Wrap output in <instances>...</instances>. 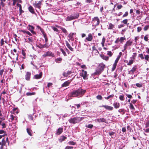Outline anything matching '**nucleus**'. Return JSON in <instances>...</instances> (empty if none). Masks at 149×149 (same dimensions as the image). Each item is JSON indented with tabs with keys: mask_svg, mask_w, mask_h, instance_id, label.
Returning <instances> with one entry per match:
<instances>
[{
	"mask_svg": "<svg viewBox=\"0 0 149 149\" xmlns=\"http://www.w3.org/2000/svg\"><path fill=\"white\" fill-rule=\"evenodd\" d=\"M65 42L66 46L71 51H73V48L70 46L68 42L67 41H66Z\"/></svg>",
	"mask_w": 149,
	"mask_h": 149,
	"instance_id": "obj_18",
	"label": "nucleus"
},
{
	"mask_svg": "<svg viewBox=\"0 0 149 149\" xmlns=\"http://www.w3.org/2000/svg\"><path fill=\"white\" fill-rule=\"evenodd\" d=\"M12 1H13L12 5L13 6H15L16 2L18 1V0H12Z\"/></svg>",
	"mask_w": 149,
	"mask_h": 149,
	"instance_id": "obj_56",
	"label": "nucleus"
},
{
	"mask_svg": "<svg viewBox=\"0 0 149 149\" xmlns=\"http://www.w3.org/2000/svg\"><path fill=\"white\" fill-rule=\"evenodd\" d=\"M5 139L4 138H3L2 140V143L1 144V147L0 148V149H3V146L5 145V143H4V142H5Z\"/></svg>",
	"mask_w": 149,
	"mask_h": 149,
	"instance_id": "obj_27",
	"label": "nucleus"
},
{
	"mask_svg": "<svg viewBox=\"0 0 149 149\" xmlns=\"http://www.w3.org/2000/svg\"><path fill=\"white\" fill-rule=\"evenodd\" d=\"M73 148V147L72 146H67L66 147L65 149H71Z\"/></svg>",
	"mask_w": 149,
	"mask_h": 149,
	"instance_id": "obj_64",
	"label": "nucleus"
},
{
	"mask_svg": "<svg viewBox=\"0 0 149 149\" xmlns=\"http://www.w3.org/2000/svg\"><path fill=\"white\" fill-rule=\"evenodd\" d=\"M86 92V89H84L80 87L78 89L74 90L70 93L72 97H79L83 96Z\"/></svg>",
	"mask_w": 149,
	"mask_h": 149,
	"instance_id": "obj_1",
	"label": "nucleus"
},
{
	"mask_svg": "<svg viewBox=\"0 0 149 149\" xmlns=\"http://www.w3.org/2000/svg\"><path fill=\"white\" fill-rule=\"evenodd\" d=\"M28 40H29L28 41L26 40V42H28L29 43L31 44V43H32L33 42V40L31 38H28Z\"/></svg>",
	"mask_w": 149,
	"mask_h": 149,
	"instance_id": "obj_43",
	"label": "nucleus"
},
{
	"mask_svg": "<svg viewBox=\"0 0 149 149\" xmlns=\"http://www.w3.org/2000/svg\"><path fill=\"white\" fill-rule=\"evenodd\" d=\"M105 41V39L104 38V37H103L102 39V41L101 42V44L103 47L104 46V42Z\"/></svg>",
	"mask_w": 149,
	"mask_h": 149,
	"instance_id": "obj_42",
	"label": "nucleus"
},
{
	"mask_svg": "<svg viewBox=\"0 0 149 149\" xmlns=\"http://www.w3.org/2000/svg\"><path fill=\"white\" fill-rule=\"evenodd\" d=\"M15 118L16 119V118L15 117L13 116V115H11L10 116V119L12 120H14Z\"/></svg>",
	"mask_w": 149,
	"mask_h": 149,
	"instance_id": "obj_62",
	"label": "nucleus"
},
{
	"mask_svg": "<svg viewBox=\"0 0 149 149\" xmlns=\"http://www.w3.org/2000/svg\"><path fill=\"white\" fill-rule=\"evenodd\" d=\"M105 68V65L103 63L99 64L95 72L94 73V75H99L103 71Z\"/></svg>",
	"mask_w": 149,
	"mask_h": 149,
	"instance_id": "obj_2",
	"label": "nucleus"
},
{
	"mask_svg": "<svg viewBox=\"0 0 149 149\" xmlns=\"http://www.w3.org/2000/svg\"><path fill=\"white\" fill-rule=\"evenodd\" d=\"M86 127L88 128H92L93 127V125L91 124H89L88 125H86Z\"/></svg>",
	"mask_w": 149,
	"mask_h": 149,
	"instance_id": "obj_44",
	"label": "nucleus"
},
{
	"mask_svg": "<svg viewBox=\"0 0 149 149\" xmlns=\"http://www.w3.org/2000/svg\"><path fill=\"white\" fill-rule=\"evenodd\" d=\"M142 30V28L141 27H138L137 28V31L138 32H139L141 31Z\"/></svg>",
	"mask_w": 149,
	"mask_h": 149,
	"instance_id": "obj_58",
	"label": "nucleus"
},
{
	"mask_svg": "<svg viewBox=\"0 0 149 149\" xmlns=\"http://www.w3.org/2000/svg\"><path fill=\"white\" fill-rule=\"evenodd\" d=\"M70 82L68 81H67L65 82H64L63 84L62 85V87H66L68 86L70 84Z\"/></svg>",
	"mask_w": 149,
	"mask_h": 149,
	"instance_id": "obj_22",
	"label": "nucleus"
},
{
	"mask_svg": "<svg viewBox=\"0 0 149 149\" xmlns=\"http://www.w3.org/2000/svg\"><path fill=\"white\" fill-rule=\"evenodd\" d=\"M149 28V26L147 25L146 26H145V27H144V28H143V29L145 31H146Z\"/></svg>",
	"mask_w": 149,
	"mask_h": 149,
	"instance_id": "obj_60",
	"label": "nucleus"
},
{
	"mask_svg": "<svg viewBox=\"0 0 149 149\" xmlns=\"http://www.w3.org/2000/svg\"><path fill=\"white\" fill-rule=\"evenodd\" d=\"M128 14V13L127 12H126L123 15V17H125L127 16Z\"/></svg>",
	"mask_w": 149,
	"mask_h": 149,
	"instance_id": "obj_61",
	"label": "nucleus"
},
{
	"mask_svg": "<svg viewBox=\"0 0 149 149\" xmlns=\"http://www.w3.org/2000/svg\"><path fill=\"white\" fill-rule=\"evenodd\" d=\"M35 94V92H28L26 93V95L27 96H30L33 95H34Z\"/></svg>",
	"mask_w": 149,
	"mask_h": 149,
	"instance_id": "obj_46",
	"label": "nucleus"
},
{
	"mask_svg": "<svg viewBox=\"0 0 149 149\" xmlns=\"http://www.w3.org/2000/svg\"><path fill=\"white\" fill-rule=\"evenodd\" d=\"M114 25L111 23H110L109 24V29H112L114 27Z\"/></svg>",
	"mask_w": 149,
	"mask_h": 149,
	"instance_id": "obj_51",
	"label": "nucleus"
},
{
	"mask_svg": "<svg viewBox=\"0 0 149 149\" xmlns=\"http://www.w3.org/2000/svg\"><path fill=\"white\" fill-rule=\"evenodd\" d=\"M136 86L138 87H141L142 86V84L136 83Z\"/></svg>",
	"mask_w": 149,
	"mask_h": 149,
	"instance_id": "obj_53",
	"label": "nucleus"
},
{
	"mask_svg": "<svg viewBox=\"0 0 149 149\" xmlns=\"http://www.w3.org/2000/svg\"><path fill=\"white\" fill-rule=\"evenodd\" d=\"M74 33H70L68 37L71 40H74Z\"/></svg>",
	"mask_w": 149,
	"mask_h": 149,
	"instance_id": "obj_23",
	"label": "nucleus"
},
{
	"mask_svg": "<svg viewBox=\"0 0 149 149\" xmlns=\"http://www.w3.org/2000/svg\"><path fill=\"white\" fill-rule=\"evenodd\" d=\"M72 73V72L70 71H68L67 72H65L63 73V75L64 77H67L68 75Z\"/></svg>",
	"mask_w": 149,
	"mask_h": 149,
	"instance_id": "obj_17",
	"label": "nucleus"
},
{
	"mask_svg": "<svg viewBox=\"0 0 149 149\" xmlns=\"http://www.w3.org/2000/svg\"><path fill=\"white\" fill-rule=\"evenodd\" d=\"M138 57L140 58L142 60L144 59V58L146 61V64L147 63V61H149V55H145V54L143 55V54H141L138 55Z\"/></svg>",
	"mask_w": 149,
	"mask_h": 149,
	"instance_id": "obj_5",
	"label": "nucleus"
},
{
	"mask_svg": "<svg viewBox=\"0 0 149 149\" xmlns=\"http://www.w3.org/2000/svg\"><path fill=\"white\" fill-rule=\"evenodd\" d=\"M96 121L100 123L101 122H104L107 123V120L104 118H100L96 119Z\"/></svg>",
	"mask_w": 149,
	"mask_h": 149,
	"instance_id": "obj_14",
	"label": "nucleus"
},
{
	"mask_svg": "<svg viewBox=\"0 0 149 149\" xmlns=\"http://www.w3.org/2000/svg\"><path fill=\"white\" fill-rule=\"evenodd\" d=\"M114 96L113 94H112L108 96L107 97H104V98L106 100H108L110 98H112Z\"/></svg>",
	"mask_w": 149,
	"mask_h": 149,
	"instance_id": "obj_38",
	"label": "nucleus"
},
{
	"mask_svg": "<svg viewBox=\"0 0 149 149\" xmlns=\"http://www.w3.org/2000/svg\"><path fill=\"white\" fill-rule=\"evenodd\" d=\"M46 43H47L45 42V44L43 45V48H47L49 47V46L48 45H47Z\"/></svg>",
	"mask_w": 149,
	"mask_h": 149,
	"instance_id": "obj_63",
	"label": "nucleus"
},
{
	"mask_svg": "<svg viewBox=\"0 0 149 149\" xmlns=\"http://www.w3.org/2000/svg\"><path fill=\"white\" fill-rule=\"evenodd\" d=\"M92 39L93 36L91 34L89 33L88 35V36L86 38L85 40H86L88 41H91Z\"/></svg>",
	"mask_w": 149,
	"mask_h": 149,
	"instance_id": "obj_15",
	"label": "nucleus"
},
{
	"mask_svg": "<svg viewBox=\"0 0 149 149\" xmlns=\"http://www.w3.org/2000/svg\"><path fill=\"white\" fill-rule=\"evenodd\" d=\"M42 72H41L39 74H37L35 75L33 77V78L36 79H38L41 78L42 76Z\"/></svg>",
	"mask_w": 149,
	"mask_h": 149,
	"instance_id": "obj_13",
	"label": "nucleus"
},
{
	"mask_svg": "<svg viewBox=\"0 0 149 149\" xmlns=\"http://www.w3.org/2000/svg\"><path fill=\"white\" fill-rule=\"evenodd\" d=\"M31 75V72H27L25 76V79L26 80H29Z\"/></svg>",
	"mask_w": 149,
	"mask_h": 149,
	"instance_id": "obj_10",
	"label": "nucleus"
},
{
	"mask_svg": "<svg viewBox=\"0 0 149 149\" xmlns=\"http://www.w3.org/2000/svg\"><path fill=\"white\" fill-rule=\"evenodd\" d=\"M68 143L69 145H74L76 144V143L73 141H70Z\"/></svg>",
	"mask_w": 149,
	"mask_h": 149,
	"instance_id": "obj_49",
	"label": "nucleus"
},
{
	"mask_svg": "<svg viewBox=\"0 0 149 149\" xmlns=\"http://www.w3.org/2000/svg\"><path fill=\"white\" fill-rule=\"evenodd\" d=\"M80 75L83 77L84 79H87L88 75L86 71L82 70V72L80 73Z\"/></svg>",
	"mask_w": 149,
	"mask_h": 149,
	"instance_id": "obj_7",
	"label": "nucleus"
},
{
	"mask_svg": "<svg viewBox=\"0 0 149 149\" xmlns=\"http://www.w3.org/2000/svg\"><path fill=\"white\" fill-rule=\"evenodd\" d=\"M136 53H134L133 54V55L132 56V58L133 60H134L136 58Z\"/></svg>",
	"mask_w": 149,
	"mask_h": 149,
	"instance_id": "obj_59",
	"label": "nucleus"
},
{
	"mask_svg": "<svg viewBox=\"0 0 149 149\" xmlns=\"http://www.w3.org/2000/svg\"><path fill=\"white\" fill-rule=\"evenodd\" d=\"M26 131L29 135L30 136H32V131L31 130L30 128H27L26 129Z\"/></svg>",
	"mask_w": 149,
	"mask_h": 149,
	"instance_id": "obj_28",
	"label": "nucleus"
},
{
	"mask_svg": "<svg viewBox=\"0 0 149 149\" xmlns=\"http://www.w3.org/2000/svg\"><path fill=\"white\" fill-rule=\"evenodd\" d=\"M96 98L97 99L100 100L102 99V97L101 95H99L97 96Z\"/></svg>",
	"mask_w": 149,
	"mask_h": 149,
	"instance_id": "obj_52",
	"label": "nucleus"
},
{
	"mask_svg": "<svg viewBox=\"0 0 149 149\" xmlns=\"http://www.w3.org/2000/svg\"><path fill=\"white\" fill-rule=\"evenodd\" d=\"M63 128L62 127L59 128L57 130L56 132V134L57 135H60L63 132Z\"/></svg>",
	"mask_w": 149,
	"mask_h": 149,
	"instance_id": "obj_16",
	"label": "nucleus"
},
{
	"mask_svg": "<svg viewBox=\"0 0 149 149\" xmlns=\"http://www.w3.org/2000/svg\"><path fill=\"white\" fill-rule=\"evenodd\" d=\"M99 107L104 108L106 110L109 111H112L113 109V107L107 105H102L99 106Z\"/></svg>",
	"mask_w": 149,
	"mask_h": 149,
	"instance_id": "obj_8",
	"label": "nucleus"
},
{
	"mask_svg": "<svg viewBox=\"0 0 149 149\" xmlns=\"http://www.w3.org/2000/svg\"><path fill=\"white\" fill-rule=\"evenodd\" d=\"M113 105L116 109L118 108L120 106V103L118 102H114L113 104Z\"/></svg>",
	"mask_w": 149,
	"mask_h": 149,
	"instance_id": "obj_20",
	"label": "nucleus"
},
{
	"mask_svg": "<svg viewBox=\"0 0 149 149\" xmlns=\"http://www.w3.org/2000/svg\"><path fill=\"white\" fill-rule=\"evenodd\" d=\"M132 41L130 40H129L126 42V43L128 46H130L132 45Z\"/></svg>",
	"mask_w": 149,
	"mask_h": 149,
	"instance_id": "obj_33",
	"label": "nucleus"
},
{
	"mask_svg": "<svg viewBox=\"0 0 149 149\" xmlns=\"http://www.w3.org/2000/svg\"><path fill=\"white\" fill-rule=\"evenodd\" d=\"M28 26V30H29L33 34H36V33L33 31L34 29V27L30 25H29Z\"/></svg>",
	"mask_w": 149,
	"mask_h": 149,
	"instance_id": "obj_11",
	"label": "nucleus"
},
{
	"mask_svg": "<svg viewBox=\"0 0 149 149\" xmlns=\"http://www.w3.org/2000/svg\"><path fill=\"white\" fill-rule=\"evenodd\" d=\"M128 21V19H125L123 20L121 22V23H123L125 24H127Z\"/></svg>",
	"mask_w": 149,
	"mask_h": 149,
	"instance_id": "obj_45",
	"label": "nucleus"
},
{
	"mask_svg": "<svg viewBox=\"0 0 149 149\" xmlns=\"http://www.w3.org/2000/svg\"><path fill=\"white\" fill-rule=\"evenodd\" d=\"M122 54V53L121 52H120L119 53V55L118 56L116 60H115V61L118 62V61L119 60L120 57H121Z\"/></svg>",
	"mask_w": 149,
	"mask_h": 149,
	"instance_id": "obj_26",
	"label": "nucleus"
},
{
	"mask_svg": "<svg viewBox=\"0 0 149 149\" xmlns=\"http://www.w3.org/2000/svg\"><path fill=\"white\" fill-rule=\"evenodd\" d=\"M62 61V59L61 58H58L55 59V61L58 63H61Z\"/></svg>",
	"mask_w": 149,
	"mask_h": 149,
	"instance_id": "obj_24",
	"label": "nucleus"
},
{
	"mask_svg": "<svg viewBox=\"0 0 149 149\" xmlns=\"http://www.w3.org/2000/svg\"><path fill=\"white\" fill-rule=\"evenodd\" d=\"M126 38L125 37H121L120 38H119V42L121 43H123L124 40H125Z\"/></svg>",
	"mask_w": 149,
	"mask_h": 149,
	"instance_id": "obj_30",
	"label": "nucleus"
},
{
	"mask_svg": "<svg viewBox=\"0 0 149 149\" xmlns=\"http://www.w3.org/2000/svg\"><path fill=\"white\" fill-rule=\"evenodd\" d=\"M84 118V117H76L70 118L68 120V121L70 123L75 124L82 120Z\"/></svg>",
	"mask_w": 149,
	"mask_h": 149,
	"instance_id": "obj_3",
	"label": "nucleus"
},
{
	"mask_svg": "<svg viewBox=\"0 0 149 149\" xmlns=\"http://www.w3.org/2000/svg\"><path fill=\"white\" fill-rule=\"evenodd\" d=\"M79 16V13H77L68 16L66 18V21H70L78 18Z\"/></svg>",
	"mask_w": 149,
	"mask_h": 149,
	"instance_id": "obj_4",
	"label": "nucleus"
},
{
	"mask_svg": "<svg viewBox=\"0 0 149 149\" xmlns=\"http://www.w3.org/2000/svg\"><path fill=\"white\" fill-rule=\"evenodd\" d=\"M66 139V137L65 136H63L60 137L58 140L61 143L63 141H64Z\"/></svg>",
	"mask_w": 149,
	"mask_h": 149,
	"instance_id": "obj_19",
	"label": "nucleus"
},
{
	"mask_svg": "<svg viewBox=\"0 0 149 149\" xmlns=\"http://www.w3.org/2000/svg\"><path fill=\"white\" fill-rule=\"evenodd\" d=\"M118 112L121 113L122 114H123L125 113V111L124 109H121L118 110Z\"/></svg>",
	"mask_w": 149,
	"mask_h": 149,
	"instance_id": "obj_31",
	"label": "nucleus"
},
{
	"mask_svg": "<svg viewBox=\"0 0 149 149\" xmlns=\"http://www.w3.org/2000/svg\"><path fill=\"white\" fill-rule=\"evenodd\" d=\"M43 57L45 58L46 57H54V54L51 51H47L45 52L42 55Z\"/></svg>",
	"mask_w": 149,
	"mask_h": 149,
	"instance_id": "obj_6",
	"label": "nucleus"
},
{
	"mask_svg": "<svg viewBox=\"0 0 149 149\" xmlns=\"http://www.w3.org/2000/svg\"><path fill=\"white\" fill-rule=\"evenodd\" d=\"M22 32L24 33H26L27 34H28L30 36H31L32 35V34L28 31H25L24 30V31H22Z\"/></svg>",
	"mask_w": 149,
	"mask_h": 149,
	"instance_id": "obj_37",
	"label": "nucleus"
},
{
	"mask_svg": "<svg viewBox=\"0 0 149 149\" xmlns=\"http://www.w3.org/2000/svg\"><path fill=\"white\" fill-rule=\"evenodd\" d=\"M129 107L130 109L133 111L135 109L134 107L133 106V105L131 103H130Z\"/></svg>",
	"mask_w": 149,
	"mask_h": 149,
	"instance_id": "obj_34",
	"label": "nucleus"
},
{
	"mask_svg": "<svg viewBox=\"0 0 149 149\" xmlns=\"http://www.w3.org/2000/svg\"><path fill=\"white\" fill-rule=\"evenodd\" d=\"M118 63V62L115 61L113 65L112 68L111 70L112 71H113L115 70V69L116 66L117 65V63Z\"/></svg>",
	"mask_w": 149,
	"mask_h": 149,
	"instance_id": "obj_21",
	"label": "nucleus"
},
{
	"mask_svg": "<svg viewBox=\"0 0 149 149\" xmlns=\"http://www.w3.org/2000/svg\"><path fill=\"white\" fill-rule=\"evenodd\" d=\"M61 30L65 34H66L67 33V31L64 28L61 27Z\"/></svg>",
	"mask_w": 149,
	"mask_h": 149,
	"instance_id": "obj_39",
	"label": "nucleus"
},
{
	"mask_svg": "<svg viewBox=\"0 0 149 149\" xmlns=\"http://www.w3.org/2000/svg\"><path fill=\"white\" fill-rule=\"evenodd\" d=\"M60 50L62 52V53L63 54V55L64 56H65L67 55L65 52L64 51V50L63 49L60 48Z\"/></svg>",
	"mask_w": 149,
	"mask_h": 149,
	"instance_id": "obj_40",
	"label": "nucleus"
},
{
	"mask_svg": "<svg viewBox=\"0 0 149 149\" xmlns=\"http://www.w3.org/2000/svg\"><path fill=\"white\" fill-rule=\"evenodd\" d=\"M145 125L146 128L149 127V119L146 121Z\"/></svg>",
	"mask_w": 149,
	"mask_h": 149,
	"instance_id": "obj_47",
	"label": "nucleus"
},
{
	"mask_svg": "<svg viewBox=\"0 0 149 149\" xmlns=\"http://www.w3.org/2000/svg\"><path fill=\"white\" fill-rule=\"evenodd\" d=\"M119 98L120 100L121 101H123L124 100V96L122 95H120L119 96Z\"/></svg>",
	"mask_w": 149,
	"mask_h": 149,
	"instance_id": "obj_48",
	"label": "nucleus"
},
{
	"mask_svg": "<svg viewBox=\"0 0 149 149\" xmlns=\"http://www.w3.org/2000/svg\"><path fill=\"white\" fill-rule=\"evenodd\" d=\"M101 56L103 59L105 60L106 61L108 60L109 59V57L105 56L104 55H103L102 56Z\"/></svg>",
	"mask_w": 149,
	"mask_h": 149,
	"instance_id": "obj_29",
	"label": "nucleus"
},
{
	"mask_svg": "<svg viewBox=\"0 0 149 149\" xmlns=\"http://www.w3.org/2000/svg\"><path fill=\"white\" fill-rule=\"evenodd\" d=\"M144 40L146 41H147L148 39V35H146L144 37Z\"/></svg>",
	"mask_w": 149,
	"mask_h": 149,
	"instance_id": "obj_55",
	"label": "nucleus"
},
{
	"mask_svg": "<svg viewBox=\"0 0 149 149\" xmlns=\"http://www.w3.org/2000/svg\"><path fill=\"white\" fill-rule=\"evenodd\" d=\"M37 46L40 49H42L43 48V45L40 43L38 44L37 45Z\"/></svg>",
	"mask_w": 149,
	"mask_h": 149,
	"instance_id": "obj_36",
	"label": "nucleus"
},
{
	"mask_svg": "<svg viewBox=\"0 0 149 149\" xmlns=\"http://www.w3.org/2000/svg\"><path fill=\"white\" fill-rule=\"evenodd\" d=\"M134 60H130L129 63H127L128 65H130L132 64L134 62Z\"/></svg>",
	"mask_w": 149,
	"mask_h": 149,
	"instance_id": "obj_50",
	"label": "nucleus"
},
{
	"mask_svg": "<svg viewBox=\"0 0 149 149\" xmlns=\"http://www.w3.org/2000/svg\"><path fill=\"white\" fill-rule=\"evenodd\" d=\"M43 36V37L45 38V41L46 43H47L48 41V39L46 34V33H44L42 35Z\"/></svg>",
	"mask_w": 149,
	"mask_h": 149,
	"instance_id": "obj_32",
	"label": "nucleus"
},
{
	"mask_svg": "<svg viewBox=\"0 0 149 149\" xmlns=\"http://www.w3.org/2000/svg\"><path fill=\"white\" fill-rule=\"evenodd\" d=\"M53 30L55 31L58 32L59 30L56 27H52Z\"/></svg>",
	"mask_w": 149,
	"mask_h": 149,
	"instance_id": "obj_54",
	"label": "nucleus"
},
{
	"mask_svg": "<svg viewBox=\"0 0 149 149\" xmlns=\"http://www.w3.org/2000/svg\"><path fill=\"white\" fill-rule=\"evenodd\" d=\"M0 125L2 126V128L3 129L6 127V122H3L1 123Z\"/></svg>",
	"mask_w": 149,
	"mask_h": 149,
	"instance_id": "obj_41",
	"label": "nucleus"
},
{
	"mask_svg": "<svg viewBox=\"0 0 149 149\" xmlns=\"http://www.w3.org/2000/svg\"><path fill=\"white\" fill-rule=\"evenodd\" d=\"M107 55L109 56H111L112 55V53L110 51H108L107 53Z\"/></svg>",
	"mask_w": 149,
	"mask_h": 149,
	"instance_id": "obj_57",
	"label": "nucleus"
},
{
	"mask_svg": "<svg viewBox=\"0 0 149 149\" xmlns=\"http://www.w3.org/2000/svg\"><path fill=\"white\" fill-rule=\"evenodd\" d=\"M41 3V1H39L38 2L35 1L34 4V6L36 8H40Z\"/></svg>",
	"mask_w": 149,
	"mask_h": 149,
	"instance_id": "obj_12",
	"label": "nucleus"
},
{
	"mask_svg": "<svg viewBox=\"0 0 149 149\" xmlns=\"http://www.w3.org/2000/svg\"><path fill=\"white\" fill-rule=\"evenodd\" d=\"M136 70V68L134 67H133L132 69L130 70V71H131V74H133L135 72Z\"/></svg>",
	"mask_w": 149,
	"mask_h": 149,
	"instance_id": "obj_35",
	"label": "nucleus"
},
{
	"mask_svg": "<svg viewBox=\"0 0 149 149\" xmlns=\"http://www.w3.org/2000/svg\"><path fill=\"white\" fill-rule=\"evenodd\" d=\"M28 9L29 11L31 13L33 14H34L35 13L33 8L31 6H30L29 7Z\"/></svg>",
	"mask_w": 149,
	"mask_h": 149,
	"instance_id": "obj_25",
	"label": "nucleus"
},
{
	"mask_svg": "<svg viewBox=\"0 0 149 149\" xmlns=\"http://www.w3.org/2000/svg\"><path fill=\"white\" fill-rule=\"evenodd\" d=\"M93 21L95 26L98 25L100 23V20L97 17H95L93 19Z\"/></svg>",
	"mask_w": 149,
	"mask_h": 149,
	"instance_id": "obj_9",
	"label": "nucleus"
}]
</instances>
